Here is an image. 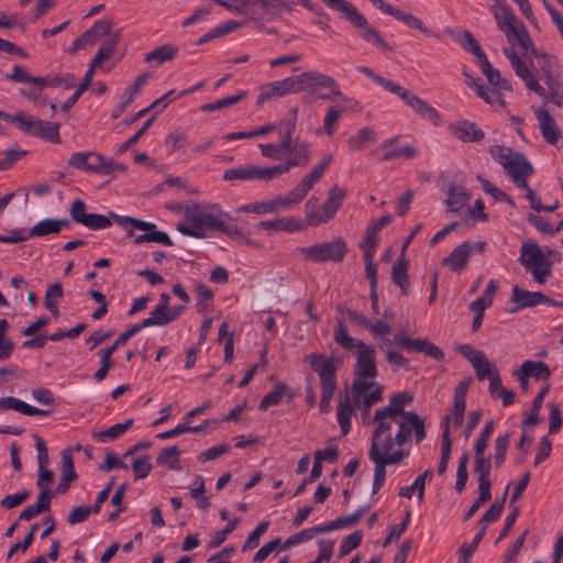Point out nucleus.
<instances>
[{"label": "nucleus", "instance_id": "1", "mask_svg": "<svg viewBox=\"0 0 563 563\" xmlns=\"http://www.w3.org/2000/svg\"><path fill=\"white\" fill-rule=\"evenodd\" d=\"M185 218L189 224L180 223L177 230L186 236L205 239L207 238L205 229H211L231 239L245 240L246 243L253 244L251 240L244 238L233 218L221 211L218 205L201 207L198 203H191L185 208Z\"/></svg>", "mask_w": 563, "mask_h": 563}, {"label": "nucleus", "instance_id": "2", "mask_svg": "<svg viewBox=\"0 0 563 563\" xmlns=\"http://www.w3.org/2000/svg\"><path fill=\"white\" fill-rule=\"evenodd\" d=\"M291 154L284 164L260 167L256 165H241L234 168L225 169L223 173L224 180H260L271 181L289 172L292 167H305L310 161V148L306 142H294L290 150H286V154Z\"/></svg>", "mask_w": 563, "mask_h": 563}, {"label": "nucleus", "instance_id": "3", "mask_svg": "<svg viewBox=\"0 0 563 563\" xmlns=\"http://www.w3.org/2000/svg\"><path fill=\"white\" fill-rule=\"evenodd\" d=\"M318 87H327L331 89L332 93L327 96L328 98L339 96L335 79L333 77L323 73L308 70L296 76H290L282 80L261 86L256 104L261 106L271 99L284 97L289 93H299L303 92V90H316Z\"/></svg>", "mask_w": 563, "mask_h": 563}, {"label": "nucleus", "instance_id": "4", "mask_svg": "<svg viewBox=\"0 0 563 563\" xmlns=\"http://www.w3.org/2000/svg\"><path fill=\"white\" fill-rule=\"evenodd\" d=\"M333 340L345 351L356 350L353 380L374 382L378 375L375 347L350 335L347 327L342 320L336 321Z\"/></svg>", "mask_w": 563, "mask_h": 563}, {"label": "nucleus", "instance_id": "5", "mask_svg": "<svg viewBox=\"0 0 563 563\" xmlns=\"http://www.w3.org/2000/svg\"><path fill=\"white\" fill-rule=\"evenodd\" d=\"M303 360L318 374L321 390L319 409L322 413H327L330 410L333 395L338 389V371L343 365V357L322 353H309Z\"/></svg>", "mask_w": 563, "mask_h": 563}, {"label": "nucleus", "instance_id": "6", "mask_svg": "<svg viewBox=\"0 0 563 563\" xmlns=\"http://www.w3.org/2000/svg\"><path fill=\"white\" fill-rule=\"evenodd\" d=\"M168 324V316L166 309H162L159 307H155L148 318L144 319L142 322L136 323L122 332L117 340L107 347L100 349L98 351V356L100 357V367L96 371L93 377L97 382H101L106 378L109 369L113 367L114 363L111 358L112 354L117 349L126 344V342L139 333L142 329L147 327H164Z\"/></svg>", "mask_w": 563, "mask_h": 563}, {"label": "nucleus", "instance_id": "7", "mask_svg": "<svg viewBox=\"0 0 563 563\" xmlns=\"http://www.w3.org/2000/svg\"><path fill=\"white\" fill-rule=\"evenodd\" d=\"M489 153L518 188H527L528 179L534 174V167L522 153L503 145L492 146Z\"/></svg>", "mask_w": 563, "mask_h": 563}, {"label": "nucleus", "instance_id": "8", "mask_svg": "<svg viewBox=\"0 0 563 563\" xmlns=\"http://www.w3.org/2000/svg\"><path fill=\"white\" fill-rule=\"evenodd\" d=\"M325 4L336 11H340L343 16L358 31L361 37L383 51L389 49V45L384 40L379 31L369 25L367 19L357 10V8L347 0H323Z\"/></svg>", "mask_w": 563, "mask_h": 563}, {"label": "nucleus", "instance_id": "9", "mask_svg": "<svg viewBox=\"0 0 563 563\" xmlns=\"http://www.w3.org/2000/svg\"><path fill=\"white\" fill-rule=\"evenodd\" d=\"M519 262L539 285H544L552 274V264L537 243H522Z\"/></svg>", "mask_w": 563, "mask_h": 563}, {"label": "nucleus", "instance_id": "10", "mask_svg": "<svg viewBox=\"0 0 563 563\" xmlns=\"http://www.w3.org/2000/svg\"><path fill=\"white\" fill-rule=\"evenodd\" d=\"M346 197V190L339 186H333L328 194L327 200L322 205V212L319 213L316 209L318 207L317 199L311 197L306 202V220L309 225L318 227L323 223H328L340 209L344 198Z\"/></svg>", "mask_w": 563, "mask_h": 563}, {"label": "nucleus", "instance_id": "11", "mask_svg": "<svg viewBox=\"0 0 563 563\" xmlns=\"http://www.w3.org/2000/svg\"><path fill=\"white\" fill-rule=\"evenodd\" d=\"M297 252L305 261L322 263L332 261L340 263L347 253V246L343 239L338 238L330 242H323L307 247H298Z\"/></svg>", "mask_w": 563, "mask_h": 563}, {"label": "nucleus", "instance_id": "12", "mask_svg": "<svg viewBox=\"0 0 563 563\" xmlns=\"http://www.w3.org/2000/svg\"><path fill=\"white\" fill-rule=\"evenodd\" d=\"M399 417L383 413V408L375 411L373 422L376 424L372 434L371 445H376L384 453L391 452L395 439L391 437L394 424H397Z\"/></svg>", "mask_w": 563, "mask_h": 563}, {"label": "nucleus", "instance_id": "13", "mask_svg": "<svg viewBox=\"0 0 563 563\" xmlns=\"http://www.w3.org/2000/svg\"><path fill=\"white\" fill-rule=\"evenodd\" d=\"M389 92L398 96L420 117L431 121L434 125L441 124L442 120L440 113L427 101L422 100L410 90L395 82Z\"/></svg>", "mask_w": 563, "mask_h": 563}, {"label": "nucleus", "instance_id": "14", "mask_svg": "<svg viewBox=\"0 0 563 563\" xmlns=\"http://www.w3.org/2000/svg\"><path fill=\"white\" fill-rule=\"evenodd\" d=\"M59 126L60 124L57 122L35 119L23 113L19 130L53 143H59Z\"/></svg>", "mask_w": 563, "mask_h": 563}, {"label": "nucleus", "instance_id": "15", "mask_svg": "<svg viewBox=\"0 0 563 563\" xmlns=\"http://www.w3.org/2000/svg\"><path fill=\"white\" fill-rule=\"evenodd\" d=\"M459 354L465 357L473 366L478 380L489 379L498 372L496 365L487 360L484 352L464 343L456 347Z\"/></svg>", "mask_w": 563, "mask_h": 563}, {"label": "nucleus", "instance_id": "16", "mask_svg": "<svg viewBox=\"0 0 563 563\" xmlns=\"http://www.w3.org/2000/svg\"><path fill=\"white\" fill-rule=\"evenodd\" d=\"M351 391L354 401L365 410L383 399V387L375 382L353 380Z\"/></svg>", "mask_w": 563, "mask_h": 563}, {"label": "nucleus", "instance_id": "17", "mask_svg": "<svg viewBox=\"0 0 563 563\" xmlns=\"http://www.w3.org/2000/svg\"><path fill=\"white\" fill-rule=\"evenodd\" d=\"M406 457L402 450L384 453L376 445H371L368 450V459L375 464L374 478L385 482L386 466L400 463Z\"/></svg>", "mask_w": 563, "mask_h": 563}, {"label": "nucleus", "instance_id": "18", "mask_svg": "<svg viewBox=\"0 0 563 563\" xmlns=\"http://www.w3.org/2000/svg\"><path fill=\"white\" fill-rule=\"evenodd\" d=\"M121 37V32L115 31L110 40H107L104 44L98 49L96 56L90 62L89 68L86 71L81 82L77 87L80 91H86L88 87L91 85L92 76L95 69L101 65V63L109 58L115 49L117 44L119 43Z\"/></svg>", "mask_w": 563, "mask_h": 563}, {"label": "nucleus", "instance_id": "19", "mask_svg": "<svg viewBox=\"0 0 563 563\" xmlns=\"http://www.w3.org/2000/svg\"><path fill=\"white\" fill-rule=\"evenodd\" d=\"M464 76L466 77V85L473 88L481 99L489 103L495 110L505 108L506 102L499 92L500 89L497 90L495 88L487 87L482 82L479 77L473 76L466 71H464Z\"/></svg>", "mask_w": 563, "mask_h": 563}, {"label": "nucleus", "instance_id": "20", "mask_svg": "<svg viewBox=\"0 0 563 563\" xmlns=\"http://www.w3.org/2000/svg\"><path fill=\"white\" fill-rule=\"evenodd\" d=\"M511 301L516 305V307L511 310L515 312L523 308L549 303L550 298L547 297L543 292L523 290L518 285H515L512 287Z\"/></svg>", "mask_w": 563, "mask_h": 563}, {"label": "nucleus", "instance_id": "21", "mask_svg": "<svg viewBox=\"0 0 563 563\" xmlns=\"http://www.w3.org/2000/svg\"><path fill=\"white\" fill-rule=\"evenodd\" d=\"M35 439V448L37 450V463H38V477L36 481V485L38 488H47V486L53 483L54 473L48 470L46 466L48 464V450L45 442L38 437L34 435Z\"/></svg>", "mask_w": 563, "mask_h": 563}, {"label": "nucleus", "instance_id": "22", "mask_svg": "<svg viewBox=\"0 0 563 563\" xmlns=\"http://www.w3.org/2000/svg\"><path fill=\"white\" fill-rule=\"evenodd\" d=\"M88 172L102 176L113 175L115 172H126V167L112 159H108L97 152H88Z\"/></svg>", "mask_w": 563, "mask_h": 563}, {"label": "nucleus", "instance_id": "23", "mask_svg": "<svg viewBox=\"0 0 563 563\" xmlns=\"http://www.w3.org/2000/svg\"><path fill=\"white\" fill-rule=\"evenodd\" d=\"M449 131L460 141L465 143L478 142L485 137L476 123L463 120L449 125Z\"/></svg>", "mask_w": 563, "mask_h": 563}, {"label": "nucleus", "instance_id": "24", "mask_svg": "<svg viewBox=\"0 0 563 563\" xmlns=\"http://www.w3.org/2000/svg\"><path fill=\"white\" fill-rule=\"evenodd\" d=\"M472 252V243L465 241L442 260V265L449 266L453 272L461 273L466 267Z\"/></svg>", "mask_w": 563, "mask_h": 563}, {"label": "nucleus", "instance_id": "25", "mask_svg": "<svg viewBox=\"0 0 563 563\" xmlns=\"http://www.w3.org/2000/svg\"><path fill=\"white\" fill-rule=\"evenodd\" d=\"M534 114L538 119L541 134L544 140L550 144H556L561 136L560 130L556 128L555 121L552 115L544 108H538L534 110Z\"/></svg>", "mask_w": 563, "mask_h": 563}, {"label": "nucleus", "instance_id": "26", "mask_svg": "<svg viewBox=\"0 0 563 563\" xmlns=\"http://www.w3.org/2000/svg\"><path fill=\"white\" fill-rule=\"evenodd\" d=\"M468 389L467 382H461L454 389L453 395V408L451 413V421H453L455 427H461L464 419V413L466 409V393Z\"/></svg>", "mask_w": 563, "mask_h": 563}, {"label": "nucleus", "instance_id": "27", "mask_svg": "<svg viewBox=\"0 0 563 563\" xmlns=\"http://www.w3.org/2000/svg\"><path fill=\"white\" fill-rule=\"evenodd\" d=\"M77 479V473L74 468V461L69 450L62 451V478L57 486V492L60 494H65L69 487L70 483Z\"/></svg>", "mask_w": 563, "mask_h": 563}, {"label": "nucleus", "instance_id": "28", "mask_svg": "<svg viewBox=\"0 0 563 563\" xmlns=\"http://www.w3.org/2000/svg\"><path fill=\"white\" fill-rule=\"evenodd\" d=\"M284 396H288L291 400L295 398V391L290 390L286 383H277L274 389L267 393L260 402V410H267L269 407L280 404Z\"/></svg>", "mask_w": 563, "mask_h": 563}, {"label": "nucleus", "instance_id": "29", "mask_svg": "<svg viewBox=\"0 0 563 563\" xmlns=\"http://www.w3.org/2000/svg\"><path fill=\"white\" fill-rule=\"evenodd\" d=\"M110 216L113 221H115L120 227H122L129 235L133 234V230H141L144 233L152 232L156 229V224L152 222H147L141 219L132 218V217H123L118 216L114 212H110Z\"/></svg>", "mask_w": 563, "mask_h": 563}, {"label": "nucleus", "instance_id": "30", "mask_svg": "<svg viewBox=\"0 0 563 563\" xmlns=\"http://www.w3.org/2000/svg\"><path fill=\"white\" fill-rule=\"evenodd\" d=\"M511 67L516 75L525 81L529 90L536 92L540 97H545V89L539 84L522 59L512 64Z\"/></svg>", "mask_w": 563, "mask_h": 563}, {"label": "nucleus", "instance_id": "31", "mask_svg": "<svg viewBox=\"0 0 563 563\" xmlns=\"http://www.w3.org/2000/svg\"><path fill=\"white\" fill-rule=\"evenodd\" d=\"M490 10L496 20L497 26L501 32L520 21L514 13L512 8L507 3L503 5H492Z\"/></svg>", "mask_w": 563, "mask_h": 563}, {"label": "nucleus", "instance_id": "32", "mask_svg": "<svg viewBox=\"0 0 563 563\" xmlns=\"http://www.w3.org/2000/svg\"><path fill=\"white\" fill-rule=\"evenodd\" d=\"M310 189L311 188H309L308 185L301 180L286 196L277 197L280 211L290 209L298 205L307 196Z\"/></svg>", "mask_w": 563, "mask_h": 563}, {"label": "nucleus", "instance_id": "33", "mask_svg": "<svg viewBox=\"0 0 563 563\" xmlns=\"http://www.w3.org/2000/svg\"><path fill=\"white\" fill-rule=\"evenodd\" d=\"M503 33L507 37L508 43L512 46L522 48L523 46L531 45V37L529 32L521 21L507 29Z\"/></svg>", "mask_w": 563, "mask_h": 563}, {"label": "nucleus", "instance_id": "34", "mask_svg": "<svg viewBox=\"0 0 563 563\" xmlns=\"http://www.w3.org/2000/svg\"><path fill=\"white\" fill-rule=\"evenodd\" d=\"M367 509H368L367 506L360 507L351 515L339 517L335 520H332L328 523L322 525L324 532L339 530V529H343V528H347V527H352V526L356 525L361 520V518L364 516V514L367 511Z\"/></svg>", "mask_w": 563, "mask_h": 563}, {"label": "nucleus", "instance_id": "35", "mask_svg": "<svg viewBox=\"0 0 563 563\" xmlns=\"http://www.w3.org/2000/svg\"><path fill=\"white\" fill-rule=\"evenodd\" d=\"M409 263L406 258H399L393 266L391 279L397 285L404 295H407L410 287L408 275Z\"/></svg>", "mask_w": 563, "mask_h": 563}, {"label": "nucleus", "instance_id": "36", "mask_svg": "<svg viewBox=\"0 0 563 563\" xmlns=\"http://www.w3.org/2000/svg\"><path fill=\"white\" fill-rule=\"evenodd\" d=\"M478 66L492 86L498 89L511 91L512 88L510 82L500 76L499 70L493 67L488 58L479 62Z\"/></svg>", "mask_w": 563, "mask_h": 563}, {"label": "nucleus", "instance_id": "37", "mask_svg": "<svg viewBox=\"0 0 563 563\" xmlns=\"http://www.w3.org/2000/svg\"><path fill=\"white\" fill-rule=\"evenodd\" d=\"M412 396L407 393H397L389 398L387 406L383 407V413L395 415L401 418L409 411L405 410V406L411 404Z\"/></svg>", "mask_w": 563, "mask_h": 563}, {"label": "nucleus", "instance_id": "38", "mask_svg": "<svg viewBox=\"0 0 563 563\" xmlns=\"http://www.w3.org/2000/svg\"><path fill=\"white\" fill-rule=\"evenodd\" d=\"M354 413V408L351 404L349 395L339 402L336 419L342 434L346 435L351 431V419Z\"/></svg>", "mask_w": 563, "mask_h": 563}, {"label": "nucleus", "instance_id": "39", "mask_svg": "<svg viewBox=\"0 0 563 563\" xmlns=\"http://www.w3.org/2000/svg\"><path fill=\"white\" fill-rule=\"evenodd\" d=\"M468 200L470 197L463 188L453 184L450 185L448 189V197L445 199V205L450 211L459 212L468 202Z\"/></svg>", "mask_w": 563, "mask_h": 563}, {"label": "nucleus", "instance_id": "40", "mask_svg": "<svg viewBox=\"0 0 563 563\" xmlns=\"http://www.w3.org/2000/svg\"><path fill=\"white\" fill-rule=\"evenodd\" d=\"M548 391L549 385L544 386L534 397L530 413L521 421V428L523 431L528 426H536L540 423L541 419L539 412Z\"/></svg>", "mask_w": 563, "mask_h": 563}, {"label": "nucleus", "instance_id": "41", "mask_svg": "<svg viewBox=\"0 0 563 563\" xmlns=\"http://www.w3.org/2000/svg\"><path fill=\"white\" fill-rule=\"evenodd\" d=\"M178 53V47L173 44H165L156 47L145 56L146 63L156 62L157 65H162L165 62H169L175 58Z\"/></svg>", "mask_w": 563, "mask_h": 563}, {"label": "nucleus", "instance_id": "42", "mask_svg": "<svg viewBox=\"0 0 563 563\" xmlns=\"http://www.w3.org/2000/svg\"><path fill=\"white\" fill-rule=\"evenodd\" d=\"M133 424V419H129L123 423H115L110 428L96 432L93 437L100 441L106 442L107 440H115L125 433Z\"/></svg>", "mask_w": 563, "mask_h": 563}, {"label": "nucleus", "instance_id": "43", "mask_svg": "<svg viewBox=\"0 0 563 563\" xmlns=\"http://www.w3.org/2000/svg\"><path fill=\"white\" fill-rule=\"evenodd\" d=\"M525 376L534 377L536 379H549L551 371L543 362L526 361L521 365Z\"/></svg>", "mask_w": 563, "mask_h": 563}, {"label": "nucleus", "instance_id": "44", "mask_svg": "<svg viewBox=\"0 0 563 563\" xmlns=\"http://www.w3.org/2000/svg\"><path fill=\"white\" fill-rule=\"evenodd\" d=\"M409 415H417V413L416 412L405 413V416H401V418H399L397 421L398 430L395 434L394 443H397L398 445H402L406 442H408L413 432V428L411 427L413 424V422H411L412 419L409 417Z\"/></svg>", "mask_w": 563, "mask_h": 563}, {"label": "nucleus", "instance_id": "45", "mask_svg": "<svg viewBox=\"0 0 563 563\" xmlns=\"http://www.w3.org/2000/svg\"><path fill=\"white\" fill-rule=\"evenodd\" d=\"M322 532H324V529H323L322 525L316 526V527H311V528H308V529H303L300 532L290 536L283 543L282 547H283V549H287V548H290V547L298 545V544H300L302 542H306V541H309V540L313 539L316 537V534L322 533Z\"/></svg>", "mask_w": 563, "mask_h": 563}, {"label": "nucleus", "instance_id": "46", "mask_svg": "<svg viewBox=\"0 0 563 563\" xmlns=\"http://www.w3.org/2000/svg\"><path fill=\"white\" fill-rule=\"evenodd\" d=\"M339 457L336 448H325L314 452V462L312 465V477L322 471V462L335 463Z\"/></svg>", "mask_w": 563, "mask_h": 563}, {"label": "nucleus", "instance_id": "47", "mask_svg": "<svg viewBox=\"0 0 563 563\" xmlns=\"http://www.w3.org/2000/svg\"><path fill=\"white\" fill-rule=\"evenodd\" d=\"M180 451L176 446L165 448L157 456L156 462L161 466H167L170 470L179 471Z\"/></svg>", "mask_w": 563, "mask_h": 563}, {"label": "nucleus", "instance_id": "48", "mask_svg": "<svg viewBox=\"0 0 563 563\" xmlns=\"http://www.w3.org/2000/svg\"><path fill=\"white\" fill-rule=\"evenodd\" d=\"M333 161L332 154L325 155L312 169L309 174H307L302 181L308 185L309 188H312L323 176L327 168Z\"/></svg>", "mask_w": 563, "mask_h": 563}, {"label": "nucleus", "instance_id": "49", "mask_svg": "<svg viewBox=\"0 0 563 563\" xmlns=\"http://www.w3.org/2000/svg\"><path fill=\"white\" fill-rule=\"evenodd\" d=\"M246 95H247L246 91H241V92H239V93H236L234 96L224 97V98L219 99V100H217L214 102H210V103L203 104L201 107V111H203V112H212V111H216V110H220V109H223V108L236 104L238 102L242 101L246 97Z\"/></svg>", "mask_w": 563, "mask_h": 563}, {"label": "nucleus", "instance_id": "50", "mask_svg": "<svg viewBox=\"0 0 563 563\" xmlns=\"http://www.w3.org/2000/svg\"><path fill=\"white\" fill-rule=\"evenodd\" d=\"M509 443H510V434L509 433L500 434L496 438L495 445H494V449H495L494 463H495L496 467H500L505 463Z\"/></svg>", "mask_w": 563, "mask_h": 563}, {"label": "nucleus", "instance_id": "51", "mask_svg": "<svg viewBox=\"0 0 563 563\" xmlns=\"http://www.w3.org/2000/svg\"><path fill=\"white\" fill-rule=\"evenodd\" d=\"M292 222L294 221L291 219H285V218L265 220V221H261L257 224V228L262 229V230L271 231V232H278V231L291 232L297 229V227L292 225Z\"/></svg>", "mask_w": 563, "mask_h": 563}, {"label": "nucleus", "instance_id": "52", "mask_svg": "<svg viewBox=\"0 0 563 563\" xmlns=\"http://www.w3.org/2000/svg\"><path fill=\"white\" fill-rule=\"evenodd\" d=\"M375 133L369 128H363L347 140L349 147L352 151L361 150L366 143L374 140Z\"/></svg>", "mask_w": 563, "mask_h": 563}, {"label": "nucleus", "instance_id": "53", "mask_svg": "<svg viewBox=\"0 0 563 563\" xmlns=\"http://www.w3.org/2000/svg\"><path fill=\"white\" fill-rule=\"evenodd\" d=\"M111 216L106 217L99 213H87L84 222L81 223L89 230H102L107 229L112 224Z\"/></svg>", "mask_w": 563, "mask_h": 563}, {"label": "nucleus", "instance_id": "54", "mask_svg": "<svg viewBox=\"0 0 563 563\" xmlns=\"http://www.w3.org/2000/svg\"><path fill=\"white\" fill-rule=\"evenodd\" d=\"M470 461V456L467 453H463L459 460L457 471H456V482L455 489L457 493H462L465 489L466 483L468 481V472L467 464Z\"/></svg>", "mask_w": 563, "mask_h": 563}, {"label": "nucleus", "instance_id": "55", "mask_svg": "<svg viewBox=\"0 0 563 563\" xmlns=\"http://www.w3.org/2000/svg\"><path fill=\"white\" fill-rule=\"evenodd\" d=\"M240 210L256 213H277L280 211L277 198L263 202H255L243 206Z\"/></svg>", "mask_w": 563, "mask_h": 563}, {"label": "nucleus", "instance_id": "56", "mask_svg": "<svg viewBox=\"0 0 563 563\" xmlns=\"http://www.w3.org/2000/svg\"><path fill=\"white\" fill-rule=\"evenodd\" d=\"M363 540V533L361 530L354 531L345 536L340 545V556H345L351 553L354 549L358 548Z\"/></svg>", "mask_w": 563, "mask_h": 563}, {"label": "nucleus", "instance_id": "57", "mask_svg": "<svg viewBox=\"0 0 563 563\" xmlns=\"http://www.w3.org/2000/svg\"><path fill=\"white\" fill-rule=\"evenodd\" d=\"M483 190L490 195L493 198H495L497 201H504L510 206H515V201L510 196H508L504 190L493 185L490 181H488L485 178L478 177Z\"/></svg>", "mask_w": 563, "mask_h": 563}, {"label": "nucleus", "instance_id": "58", "mask_svg": "<svg viewBox=\"0 0 563 563\" xmlns=\"http://www.w3.org/2000/svg\"><path fill=\"white\" fill-rule=\"evenodd\" d=\"M344 109L336 107H329L323 119V129L329 136H332L335 131V124L340 120Z\"/></svg>", "mask_w": 563, "mask_h": 563}, {"label": "nucleus", "instance_id": "59", "mask_svg": "<svg viewBox=\"0 0 563 563\" xmlns=\"http://www.w3.org/2000/svg\"><path fill=\"white\" fill-rule=\"evenodd\" d=\"M418 151L411 145H405L397 148L388 150L380 157V161L388 162L398 157H404L407 159L413 158L417 155Z\"/></svg>", "mask_w": 563, "mask_h": 563}, {"label": "nucleus", "instance_id": "60", "mask_svg": "<svg viewBox=\"0 0 563 563\" xmlns=\"http://www.w3.org/2000/svg\"><path fill=\"white\" fill-rule=\"evenodd\" d=\"M423 341L424 339H411L400 332L396 333L394 336V342L408 352H421Z\"/></svg>", "mask_w": 563, "mask_h": 563}, {"label": "nucleus", "instance_id": "61", "mask_svg": "<svg viewBox=\"0 0 563 563\" xmlns=\"http://www.w3.org/2000/svg\"><path fill=\"white\" fill-rule=\"evenodd\" d=\"M32 236H45L48 234H57L55 219L48 218L36 223L30 231Z\"/></svg>", "mask_w": 563, "mask_h": 563}, {"label": "nucleus", "instance_id": "62", "mask_svg": "<svg viewBox=\"0 0 563 563\" xmlns=\"http://www.w3.org/2000/svg\"><path fill=\"white\" fill-rule=\"evenodd\" d=\"M269 526L268 521L260 522L256 528L249 534L245 543L242 547V551L255 549L260 544V538L264 534Z\"/></svg>", "mask_w": 563, "mask_h": 563}, {"label": "nucleus", "instance_id": "63", "mask_svg": "<svg viewBox=\"0 0 563 563\" xmlns=\"http://www.w3.org/2000/svg\"><path fill=\"white\" fill-rule=\"evenodd\" d=\"M464 38L465 42L461 43V45L463 46L464 49L471 52L477 58L478 63L487 58L479 43L471 32H464Z\"/></svg>", "mask_w": 563, "mask_h": 563}, {"label": "nucleus", "instance_id": "64", "mask_svg": "<svg viewBox=\"0 0 563 563\" xmlns=\"http://www.w3.org/2000/svg\"><path fill=\"white\" fill-rule=\"evenodd\" d=\"M196 290H197V296H198V300H197L198 311L201 312V311L208 310L211 307V302L213 299L212 290L203 284H199L197 286Z\"/></svg>", "mask_w": 563, "mask_h": 563}]
</instances>
